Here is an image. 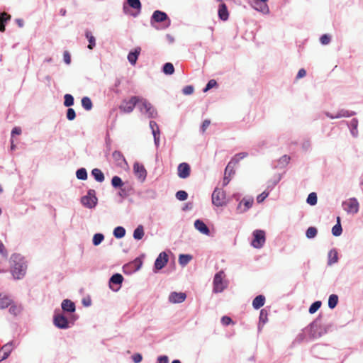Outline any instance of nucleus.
I'll list each match as a JSON object with an SVG mask.
<instances>
[{
  "mask_svg": "<svg viewBox=\"0 0 363 363\" xmlns=\"http://www.w3.org/2000/svg\"><path fill=\"white\" fill-rule=\"evenodd\" d=\"M167 22L165 23V27H168L170 24V20L168 18L166 13L161 11H155L151 18V22Z\"/></svg>",
  "mask_w": 363,
  "mask_h": 363,
  "instance_id": "nucleus-9",
  "label": "nucleus"
},
{
  "mask_svg": "<svg viewBox=\"0 0 363 363\" xmlns=\"http://www.w3.org/2000/svg\"><path fill=\"white\" fill-rule=\"evenodd\" d=\"M75 117H76V113H75L74 110L72 108H69L67 111V118L69 121H72L75 118Z\"/></svg>",
  "mask_w": 363,
  "mask_h": 363,
  "instance_id": "nucleus-51",
  "label": "nucleus"
},
{
  "mask_svg": "<svg viewBox=\"0 0 363 363\" xmlns=\"http://www.w3.org/2000/svg\"><path fill=\"white\" fill-rule=\"evenodd\" d=\"M268 195L269 194L267 192H262V194L257 196V201L258 203H262L268 196Z\"/></svg>",
  "mask_w": 363,
  "mask_h": 363,
  "instance_id": "nucleus-54",
  "label": "nucleus"
},
{
  "mask_svg": "<svg viewBox=\"0 0 363 363\" xmlns=\"http://www.w3.org/2000/svg\"><path fill=\"white\" fill-rule=\"evenodd\" d=\"M133 170L135 176L140 181H144L147 176V171L143 164L135 163L133 165Z\"/></svg>",
  "mask_w": 363,
  "mask_h": 363,
  "instance_id": "nucleus-13",
  "label": "nucleus"
},
{
  "mask_svg": "<svg viewBox=\"0 0 363 363\" xmlns=\"http://www.w3.org/2000/svg\"><path fill=\"white\" fill-rule=\"evenodd\" d=\"M247 156V152H240L236 154L228 162L224 172V177L223 182V186L228 185V183L230 182L231 177L235 174L234 168L236 166V164L240 162V160L245 158Z\"/></svg>",
  "mask_w": 363,
  "mask_h": 363,
  "instance_id": "nucleus-1",
  "label": "nucleus"
},
{
  "mask_svg": "<svg viewBox=\"0 0 363 363\" xmlns=\"http://www.w3.org/2000/svg\"><path fill=\"white\" fill-rule=\"evenodd\" d=\"M169 362V359H168V357L167 356H160L158 358H157V363H168Z\"/></svg>",
  "mask_w": 363,
  "mask_h": 363,
  "instance_id": "nucleus-61",
  "label": "nucleus"
},
{
  "mask_svg": "<svg viewBox=\"0 0 363 363\" xmlns=\"http://www.w3.org/2000/svg\"><path fill=\"white\" fill-rule=\"evenodd\" d=\"M194 92V87L191 85L186 86L183 89V93L186 95L191 94Z\"/></svg>",
  "mask_w": 363,
  "mask_h": 363,
  "instance_id": "nucleus-56",
  "label": "nucleus"
},
{
  "mask_svg": "<svg viewBox=\"0 0 363 363\" xmlns=\"http://www.w3.org/2000/svg\"><path fill=\"white\" fill-rule=\"evenodd\" d=\"M317 194L315 192L309 194L307 198V203L311 206H314L317 203Z\"/></svg>",
  "mask_w": 363,
  "mask_h": 363,
  "instance_id": "nucleus-40",
  "label": "nucleus"
},
{
  "mask_svg": "<svg viewBox=\"0 0 363 363\" xmlns=\"http://www.w3.org/2000/svg\"><path fill=\"white\" fill-rule=\"evenodd\" d=\"M337 252L335 250H332L328 252V264L331 265L337 262Z\"/></svg>",
  "mask_w": 363,
  "mask_h": 363,
  "instance_id": "nucleus-30",
  "label": "nucleus"
},
{
  "mask_svg": "<svg viewBox=\"0 0 363 363\" xmlns=\"http://www.w3.org/2000/svg\"><path fill=\"white\" fill-rule=\"evenodd\" d=\"M290 161V157L288 155H284L279 159V163L283 164H287Z\"/></svg>",
  "mask_w": 363,
  "mask_h": 363,
  "instance_id": "nucleus-60",
  "label": "nucleus"
},
{
  "mask_svg": "<svg viewBox=\"0 0 363 363\" xmlns=\"http://www.w3.org/2000/svg\"><path fill=\"white\" fill-rule=\"evenodd\" d=\"M343 209L349 214H356L359 211V203L355 198H350L342 203Z\"/></svg>",
  "mask_w": 363,
  "mask_h": 363,
  "instance_id": "nucleus-4",
  "label": "nucleus"
},
{
  "mask_svg": "<svg viewBox=\"0 0 363 363\" xmlns=\"http://www.w3.org/2000/svg\"><path fill=\"white\" fill-rule=\"evenodd\" d=\"M104 239V236L101 233H96L93 237V244L96 246L99 245Z\"/></svg>",
  "mask_w": 363,
  "mask_h": 363,
  "instance_id": "nucleus-41",
  "label": "nucleus"
},
{
  "mask_svg": "<svg viewBox=\"0 0 363 363\" xmlns=\"http://www.w3.org/2000/svg\"><path fill=\"white\" fill-rule=\"evenodd\" d=\"M268 0H256L255 1V5L257 6L259 4V2H261V6L259 8L258 7H255L256 9L257 10H259L262 12H265V11H268V7L266 4V2Z\"/></svg>",
  "mask_w": 363,
  "mask_h": 363,
  "instance_id": "nucleus-37",
  "label": "nucleus"
},
{
  "mask_svg": "<svg viewBox=\"0 0 363 363\" xmlns=\"http://www.w3.org/2000/svg\"><path fill=\"white\" fill-rule=\"evenodd\" d=\"M265 233L262 230H256L253 232L252 245L255 248H261L265 242Z\"/></svg>",
  "mask_w": 363,
  "mask_h": 363,
  "instance_id": "nucleus-6",
  "label": "nucleus"
},
{
  "mask_svg": "<svg viewBox=\"0 0 363 363\" xmlns=\"http://www.w3.org/2000/svg\"><path fill=\"white\" fill-rule=\"evenodd\" d=\"M192 259L189 255H180L179 257V262L182 266L186 265Z\"/></svg>",
  "mask_w": 363,
  "mask_h": 363,
  "instance_id": "nucleus-34",
  "label": "nucleus"
},
{
  "mask_svg": "<svg viewBox=\"0 0 363 363\" xmlns=\"http://www.w3.org/2000/svg\"><path fill=\"white\" fill-rule=\"evenodd\" d=\"M11 19V15L6 12L0 13V31H5V23Z\"/></svg>",
  "mask_w": 363,
  "mask_h": 363,
  "instance_id": "nucleus-24",
  "label": "nucleus"
},
{
  "mask_svg": "<svg viewBox=\"0 0 363 363\" xmlns=\"http://www.w3.org/2000/svg\"><path fill=\"white\" fill-rule=\"evenodd\" d=\"M342 229L340 224V217L337 218V224L335 225L332 228V233L334 236H339L342 234Z\"/></svg>",
  "mask_w": 363,
  "mask_h": 363,
  "instance_id": "nucleus-26",
  "label": "nucleus"
},
{
  "mask_svg": "<svg viewBox=\"0 0 363 363\" xmlns=\"http://www.w3.org/2000/svg\"><path fill=\"white\" fill-rule=\"evenodd\" d=\"M113 157L117 161L124 160V157H123L122 153L119 151H114L113 152Z\"/></svg>",
  "mask_w": 363,
  "mask_h": 363,
  "instance_id": "nucleus-57",
  "label": "nucleus"
},
{
  "mask_svg": "<svg viewBox=\"0 0 363 363\" xmlns=\"http://www.w3.org/2000/svg\"><path fill=\"white\" fill-rule=\"evenodd\" d=\"M21 306L18 305H11V307L9 308L10 313L14 315H18L21 313Z\"/></svg>",
  "mask_w": 363,
  "mask_h": 363,
  "instance_id": "nucleus-46",
  "label": "nucleus"
},
{
  "mask_svg": "<svg viewBox=\"0 0 363 363\" xmlns=\"http://www.w3.org/2000/svg\"><path fill=\"white\" fill-rule=\"evenodd\" d=\"M53 322L55 325L60 329H66L69 327L67 318L62 314L55 315Z\"/></svg>",
  "mask_w": 363,
  "mask_h": 363,
  "instance_id": "nucleus-11",
  "label": "nucleus"
},
{
  "mask_svg": "<svg viewBox=\"0 0 363 363\" xmlns=\"http://www.w3.org/2000/svg\"><path fill=\"white\" fill-rule=\"evenodd\" d=\"M132 358L135 363H140L143 359L142 355L139 353L133 355Z\"/></svg>",
  "mask_w": 363,
  "mask_h": 363,
  "instance_id": "nucleus-59",
  "label": "nucleus"
},
{
  "mask_svg": "<svg viewBox=\"0 0 363 363\" xmlns=\"http://www.w3.org/2000/svg\"><path fill=\"white\" fill-rule=\"evenodd\" d=\"M187 197L188 194L185 191L180 190L176 193V198L179 201H185Z\"/></svg>",
  "mask_w": 363,
  "mask_h": 363,
  "instance_id": "nucleus-48",
  "label": "nucleus"
},
{
  "mask_svg": "<svg viewBox=\"0 0 363 363\" xmlns=\"http://www.w3.org/2000/svg\"><path fill=\"white\" fill-rule=\"evenodd\" d=\"M330 39L331 38L329 35L324 34L320 37V40L323 45H328L330 42Z\"/></svg>",
  "mask_w": 363,
  "mask_h": 363,
  "instance_id": "nucleus-52",
  "label": "nucleus"
},
{
  "mask_svg": "<svg viewBox=\"0 0 363 363\" xmlns=\"http://www.w3.org/2000/svg\"><path fill=\"white\" fill-rule=\"evenodd\" d=\"M91 174H92L93 177H94V179L97 182H104V173L99 169H97V168L94 169L91 171Z\"/></svg>",
  "mask_w": 363,
  "mask_h": 363,
  "instance_id": "nucleus-28",
  "label": "nucleus"
},
{
  "mask_svg": "<svg viewBox=\"0 0 363 363\" xmlns=\"http://www.w3.org/2000/svg\"><path fill=\"white\" fill-rule=\"evenodd\" d=\"M253 199H243L238 206L239 213H243L250 208L253 204Z\"/></svg>",
  "mask_w": 363,
  "mask_h": 363,
  "instance_id": "nucleus-16",
  "label": "nucleus"
},
{
  "mask_svg": "<svg viewBox=\"0 0 363 363\" xmlns=\"http://www.w3.org/2000/svg\"><path fill=\"white\" fill-rule=\"evenodd\" d=\"M150 127L152 129V133L153 135H155V133H157V135H160V129L156 122L152 121H150Z\"/></svg>",
  "mask_w": 363,
  "mask_h": 363,
  "instance_id": "nucleus-49",
  "label": "nucleus"
},
{
  "mask_svg": "<svg viewBox=\"0 0 363 363\" xmlns=\"http://www.w3.org/2000/svg\"><path fill=\"white\" fill-rule=\"evenodd\" d=\"M13 349L12 342L5 344L0 350V362L7 359Z\"/></svg>",
  "mask_w": 363,
  "mask_h": 363,
  "instance_id": "nucleus-15",
  "label": "nucleus"
},
{
  "mask_svg": "<svg viewBox=\"0 0 363 363\" xmlns=\"http://www.w3.org/2000/svg\"><path fill=\"white\" fill-rule=\"evenodd\" d=\"M64 105L66 107H70L74 104V98L71 94H66L64 96Z\"/></svg>",
  "mask_w": 363,
  "mask_h": 363,
  "instance_id": "nucleus-39",
  "label": "nucleus"
},
{
  "mask_svg": "<svg viewBox=\"0 0 363 363\" xmlns=\"http://www.w3.org/2000/svg\"><path fill=\"white\" fill-rule=\"evenodd\" d=\"M338 302V296L335 294H331L328 299V306L330 308H334Z\"/></svg>",
  "mask_w": 363,
  "mask_h": 363,
  "instance_id": "nucleus-35",
  "label": "nucleus"
},
{
  "mask_svg": "<svg viewBox=\"0 0 363 363\" xmlns=\"http://www.w3.org/2000/svg\"><path fill=\"white\" fill-rule=\"evenodd\" d=\"M318 230L315 227H309L306 230V237L308 238H313L317 235Z\"/></svg>",
  "mask_w": 363,
  "mask_h": 363,
  "instance_id": "nucleus-44",
  "label": "nucleus"
},
{
  "mask_svg": "<svg viewBox=\"0 0 363 363\" xmlns=\"http://www.w3.org/2000/svg\"><path fill=\"white\" fill-rule=\"evenodd\" d=\"M357 125H358L357 119H356V118L352 119V121H350V127L352 128L351 132H352V134L354 136L357 135Z\"/></svg>",
  "mask_w": 363,
  "mask_h": 363,
  "instance_id": "nucleus-47",
  "label": "nucleus"
},
{
  "mask_svg": "<svg viewBox=\"0 0 363 363\" xmlns=\"http://www.w3.org/2000/svg\"><path fill=\"white\" fill-rule=\"evenodd\" d=\"M12 300L9 296L0 294V308L4 309L11 305Z\"/></svg>",
  "mask_w": 363,
  "mask_h": 363,
  "instance_id": "nucleus-21",
  "label": "nucleus"
},
{
  "mask_svg": "<svg viewBox=\"0 0 363 363\" xmlns=\"http://www.w3.org/2000/svg\"><path fill=\"white\" fill-rule=\"evenodd\" d=\"M220 3V4L218 6V15L220 20L225 21L229 18V12L225 4H224L223 1Z\"/></svg>",
  "mask_w": 363,
  "mask_h": 363,
  "instance_id": "nucleus-17",
  "label": "nucleus"
},
{
  "mask_svg": "<svg viewBox=\"0 0 363 363\" xmlns=\"http://www.w3.org/2000/svg\"><path fill=\"white\" fill-rule=\"evenodd\" d=\"M186 294L184 293L172 292L169 296V301L174 303H182L186 299Z\"/></svg>",
  "mask_w": 363,
  "mask_h": 363,
  "instance_id": "nucleus-18",
  "label": "nucleus"
},
{
  "mask_svg": "<svg viewBox=\"0 0 363 363\" xmlns=\"http://www.w3.org/2000/svg\"><path fill=\"white\" fill-rule=\"evenodd\" d=\"M328 117L330 118H339L342 117H350L354 115V113L352 111H349L347 110H341L339 111L335 116L330 115L329 113L326 114Z\"/></svg>",
  "mask_w": 363,
  "mask_h": 363,
  "instance_id": "nucleus-25",
  "label": "nucleus"
},
{
  "mask_svg": "<svg viewBox=\"0 0 363 363\" xmlns=\"http://www.w3.org/2000/svg\"><path fill=\"white\" fill-rule=\"evenodd\" d=\"M140 48H136L134 52H130L128 55V60L133 65H135L138 55L140 52Z\"/></svg>",
  "mask_w": 363,
  "mask_h": 363,
  "instance_id": "nucleus-22",
  "label": "nucleus"
},
{
  "mask_svg": "<svg viewBox=\"0 0 363 363\" xmlns=\"http://www.w3.org/2000/svg\"><path fill=\"white\" fill-rule=\"evenodd\" d=\"M321 304L320 301L314 302L309 308V313L311 314L315 313L320 308Z\"/></svg>",
  "mask_w": 363,
  "mask_h": 363,
  "instance_id": "nucleus-45",
  "label": "nucleus"
},
{
  "mask_svg": "<svg viewBox=\"0 0 363 363\" xmlns=\"http://www.w3.org/2000/svg\"><path fill=\"white\" fill-rule=\"evenodd\" d=\"M111 184H112L113 186H114L116 188L121 187L123 185V182L122 181V179L118 176H114L112 178Z\"/></svg>",
  "mask_w": 363,
  "mask_h": 363,
  "instance_id": "nucleus-43",
  "label": "nucleus"
},
{
  "mask_svg": "<svg viewBox=\"0 0 363 363\" xmlns=\"http://www.w3.org/2000/svg\"><path fill=\"white\" fill-rule=\"evenodd\" d=\"M62 308L64 311L74 312L75 311L74 303L69 299H65L62 303Z\"/></svg>",
  "mask_w": 363,
  "mask_h": 363,
  "instance_id": "nucleus-20",
  "label": "nucleus"
},
{
  "mask_svg": "<svg viewBox=\"0 0 363 363\" xmlns=\"http://www.w3.org/2000/svg\"><path fill=\"white\" fill-rule=\"evenodd\" d=\"M163 72L166 74H172L174 72V67L170 62H167L163 67Z\"/></svg>",
  "mask_w": 363,
  "mask_h": 363,
  "instance_id": "nucleus-38",
  "label": "nucleus"
},
{
  "mask_svg": "<svg viewBox=\"0 0 363 363\" xmlns=\"http://www.w3.org/2000/svg\"><path fill=\"white\" fill-rule=\"evenodd\" d=\"M125 235V230L123 227L118 226L113 230V235L116 238H122Z\"/></svg>",
  "mask_w": 363,
  "mask_h": 363,
  "instance_id": "nucleus-33",
  "label": "nucleus"
},
{
  "mask_svg": "<svg viewBox=\"0 0 363 363\" xmlns=\"http://www.w3.org/2000/svg\"><path fill=\"white\" fill-rule=\"evenodd\" d=\"M64 61L66 64L69 65L71 62V57L67 51H65L63 53Z\"/></svg>",
  "mask_w": 363,
  "mask_h": 363,
  "instance_id": "nucleus-58",
  "label": "nucleus"
},
{
  "mask_svg": "<svg viewBox=\"0 0 363 363\" xmlns=\"http://www.w3.org/2000/svg\"><path fill=\"white\" fill-rule=\"evenodd\" d=\"M194 226L196 230L204 235H209L210 230L207 225L201 220H196L194 222Z\"/></svg>",
  "mask_w": 363,
  "mask_h": 363,
  "instance_id": "nucleus-19",
  "label": "nucleus"
},
{
  "mask_svg": "<svg viewBox=\"0 0 363 363\" xmlns=\"http://www.w3.org/2000/svg\"><path fill=\"white\" fill-rule=\"evenodd\" d=\"M123 277L120 274H113L110 279V283L120 284L123 282Z\"/></svg>",
  "mask_w": 363,
  "mask_h": 363,
  "instance_id": "nucleus-36",
  "label": "nucleus"
},
{
  "mask_svg": "<svg viewBox=\"0 0 363 363\" xmlns=\"http://www.w3.org/2000/svg\"><path fill=\"white\" fill-rule=\"evenodd\" d=\"M221 322L223 325H228L232 322V319L228 316H223L221 318Z\"/></svg>",
  "mask_w": 363,
  "mask_h": 363,
  "instance_id": "nucleus-62",
  "label": "nucleus"
},
{
  "mask_svg": "<svg viewBox=\"0 0 363 363\" xmlns=\"http://www.w3.org/2000/svg\"><path fill=\"white\" fill-rule=\"evenodd\" d=\"M21 134V129L19 127H14L11 131V136Z\"/></svg>",
  "mask_w": 363,
  "mask_h": 363,
  "instance_id": "nucleus-64",
  "label": "nucleus"
},
{
  "mask_svg": "<svg viewBox=\"0 0 363 363\" xmlns=\"http://www.w3.org/2000/svg\"><path fill=\"white\" fill-rule=\"evenodd\" d=\"M26 267L20 263H16L12 268L11 272L15 279H21L26 273Z\"/></svg>",
  "mask_w": 363,
  "mask_h": 363,
  "instance_id": "nucleus-12",
  "label": "nucleus"
},
{
  "mask_svg": "<svg viewBox=\"0 0 363 363\" xmlns=\"http://www.w3.org/2000/svg\"><path fill=\"white\" fill-rule=\"evenodd\" d=\"M265 302V297L263 295L256 296L252 301V306L255 309H259L264 306Z\"/></svg>",
  "mask_w": 363,
  "mask_h": 363,
  "instance_id": "nucleus-23",
  "label": "nucleus"
},
{
  "mask_svg": "<svg viewBox=\"0 0 363 363\" xmlns=\"http://www.w3.org/2000/svg\"><path fill=\"white\" fill-rule=\"evenodd\" d=\"M267 320V313L264 309L261 310L260 315H259V320L263 322L264 323Z\"/></svg>",
  "mask_w": 363,
  "mask_h": 363,
  "instance_id": "nucleus-53",
  "label": "nucleus"
},
{
  "mask_svg": "<svg viewBox=\"0 0 363 363\" xmlns=\"http://www.w3.org/2000/svg\"><path fill=\"white\" fill-rule=\"evenodd\" d=\"M225 274L223 270L216 273L213 278V292L220 293L228 286V281L225 279Z\"/></svg>",
  "mask_w": 363,
  "mask_h": 363,
  "instance_id": "nucleus-2",
  "label": "nucleus"
},
{
  "mask_svg": "<svg viewBox=\"0 0 363 363\" xmlns=\"http://www.w3.org/2000/svg\"><path fill=\"white\" fill-rule=\"evenodd\" d=\"M306 70L304 69H301L298 72V74L296 75V79H299L301 78H303V77H304L306 76Z\"/></svg>",
  "mask_w": 363,
  "mask_h": 363,
  "instance_id": "nucleus-63",
  "label": "nucleus"
},
{
  "mask_svg": "<svg viewBox=\"0 0 363 363\" xmlns=\"http://www.w3.org/2000/svg\"><path fill=\"white\" fill-rule=\"evenodd\" d=\"M144 228L143 225H138L133 232V238L135 240H141L144 236Z\"/></svg>",
  "mask_w": 363,
  "mask_h": 363,
  "instance_id": "nucleus-29",
  "label": "nucleus"
},
{
  "mask_svg": "<svg viewBox=\"0 0 363 363\" xmlns=\"http://www.w3.org/2000/svg\"><path fill=\"white\" fill-rule=\"evenodd\" d=\"M212 203L216 206L225 204V193L220 189H216L212 194Z\"/></svg>",
  "mask_w": 363,
  "mask_h": 363,
  "instance_id": "nucleus-7",
  "label": "nucleus"
},
{
  "mask_svg": "<svg viewBox=\"0 0 363 363\" xmlns=\"http://www.w3.org/2000/svg\"><path fill=\"white\" fill-rule=\"evenodd\" d=\"M168 262V255L166 252L160 253L155 262V267L157 269H162Z\"/></svg>",
  "mask_w": 363,
  "mask_h": 363,
  "instance_id": "nucleus-14",
  "label": "nucleus"
},
{
  "mask_svg": "<svg viewBox=\"0 0 363 363\" xmlns=\"http://www.w3.org/2000/svg\"><path fill=\"white\" fill-rule=\"evenodd\" d=\"M217 86V82L215 79H211L208 81V82L206 84V86L205 87V89H203V91L204 92H206L208 91L209 89L213 88V87H216Z\"/></svg>",
  "mask_w": 363,
  "mask_h": 363,
  "instance_id": "nucleus-50",
  "label": "nucleus"
},
{
  "mask_svg": "<svg viewBox=\"0 0 363 363\" xmlns=\"http://www.w3.org/2000/svg\"><path fill=\"white\" fill-rule=\"evenodd\" d=\"M82 106L85 110L90 111L93 107V104L89 97L84 96L82 99Z\"/></svg>",
  "mask_w": 363,
  "mask_h": 363,
  "instance_id": "nucleus-31",
  "label": "nucleus"
},
{
  "mask_svg": "<svg viewBox=\"0 0 363 363\" xmlns=\"http://www.w3.org/2000/svg\"><path fill=\"white\" fill-rule=\"evenodd\" d=\"M127 3L129 6L133 9H137L138 13L140 12L141 10V3L140 0H127Z\"/></svg>",
  "mask_w": 363,
  "mask_h": 363,
  "instance_id": "nucleus-32",
  "label": "nucleus"
},
{
  "mask_svg": "<svg viewBox=\"0 0 363 363\" xmlns=\"http://www.w3.org/2000/svg\"><path fill=\"white\" fill-rule=\"evenodd\" d=\"M211 124V121L208 120V119H206V120H204L201 126V130L203 133H204L206 129L208 128V126L210 125Z\"/></svg>",
  "mask_w": 363,
  "mask_h": 363,
  "instance_id": "nucleus-55",
  "label": "nucleus"
},
{
  "mask_svg": "<svg viewBox=\"0 0 363 363\" xmlns=\"http://www.w3.org/2000/svg\"><path fill=\"white\" fill-rule=\"evenodd\" d=\"M85 35H86V38L89 40L88 48L90 50H92L96 45L95 38L93 36L91 32H90L89 30H86Z\"/></svg>",
  "mask_w": 363,
  "mask_h": 363,
  "instance_id": "nucleus-27",
  "label": "nucleus"
},
{
  "mask_svg": "<svg viewBox=\"0 0 363 363\" xmlns=\"http://www.w3.org/2000/svg\"><path fill=\"white\" fill-rule=\"evenodd\" d=\"M138 96H132L129 100H123L120 105L119 108L124 113H130L138 104Z\"/></svg>",
  "mask_w": 363,
  "mask_h": 363,
  "instance_id": "nucleus-5",
  "label": "nucleus"
},
{
  "mask_svg": "<svg viewBox=\"0 0 363 363\" xmlns=\"http://www.w3.org/2000/svg\"><path fill=\"white\" fill-rule=\"evenodd\" d=\"M82 203L84 206L89 208H94L97 203V198L95 196V191L93 189L89 190L87 195L82 198Z\"/></svg>",
  "mask_w": 363,
  "mask_h": 363,
  "instance_id": "nucleus-8",
  "label": "nucleus"
},
{
  "mask_svg": "<svg viewBox=\"0 0 363 363\" xmlns=\"http://www.w3.org/2000/svg\"><path fill=\"white\" fill-rule=\"evenodd\" d=\"M191 167L186 162H182L178 165L177 174L181 179H186L190 176Z\"/></svg>",
  "mask_w": 363,
  "mask_h": 363,
  "instance_id": "nucleus-10",
  "label": "nucleus"
},
{
  "mask_svg": "<svg viewBox=\"0 0 363 363\" xmlns=\"http://www.w3.org/2000/svg\"><path fill=\"white\" fill-rule=\"evenodd\" d=\"M76 175L79 179L85 180L87 178L86 170L84 168H81L77 171Z\"/></svg>",
  "mask_w": 363,
  "mask_h": 363,
  "instance_id": "nucleus-42",
  "label": "nucleus"
},
{
  "mask_svg": "<svg viewBox=\"0 0 363 363\" xmlns=\"http://www.w3.org/2000/svg\"><path fill=\"white\" fill-rule=\"evenodd\" d=\"M138 104L140 111L147 114L149 117L153 118L156 116L157 112L155 109L146 99L139 97Z\"/></svg>",
  "mask_w": 363,
  "mask_h": 363,
  "instance_id": "nucleus-3",
  "label": "nucleus"
}]
</instances>
